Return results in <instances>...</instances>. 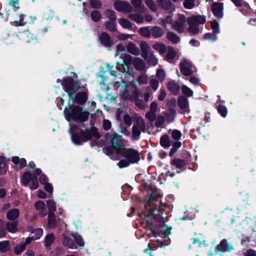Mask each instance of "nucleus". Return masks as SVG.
Here are the masks:
<instances>
[{"label": "nucleus", "instance_id": "f257e3e1", "mask_svg": "<svg viewBox=\"0 0 256 256\" xmlns=\"http://www.w3.org/2000/svg\"><path fill=\"white\" fill-rule=\"evenodd\" d=\"M71 136L72 142L76 145L80 146L88 140H91L92 137L99 139L101 135L98 132L97 128L92 126L90 129L86 128L82 130L76 124H72L69 130Z\"/></svg>", "mask_w": 256, "mask_h": 256}, {"label": "nucleus", "instance_id": "f03ea898", "mask_svg": "<svg viewBox=\"0 0 256 256\" xmlns=\"http://www.w3.org/2000/svg\"><path fill=\"white\" fill-rule=\"evenodd\" d=\"M146 217H149L151 216H153L154 218L156 220L159 222V223L157 224L152 226V222L151 220H146V224L147 226L150 227V230L152 232V235L149 234V238L152 236H154V238H157L162 235H168L170 234V232L171 228L168 227L165 224L164 222V218L158 215H156L154 214V211H150L148 212V214L146 215Z\"/></svg>", "mask_w": 256, "mask_h": 256}, {"label": "nucleus", "instance_id": "7ed1b4c3", "mask_svg": "<svg viewBox=\"0 0 256 256\" xmlns=\"http://www.w3.org/2000/svg\"><path fill=\"white\" fill-rule=\"evenodd\" d=\"M64 114L68 121L72 120L81 124L83 128H86L84 122L88 120L90 116V113L88 111L83 110L82 108L78 106H72L68 108H65ZM90 116L92 117V114H90Z\"/></svg>", "mask_w": 256, "mask_h": 256}, {"label": "nucleus", "instance_id": "20e7f679", "mask_svg": "<svg viewBox=\"0 0 256 256\" xmlns=\"http://www.w3.org/2000/svg\"><path fill=\"white\" fill-rule=\"evenodd\" d=\"M118 155L125 158L120 160L117 163V166L120 168L128 167L132 164H138L140 160V152L133 148H124Z\"/></svg>", "mask_w": 256, "mask_h": 256}, {"label": "nucleus", "instance_id": "39448f33", "mask_svg": "<svg viewBox=\"0 0 256 256\" xmlns=\"http://www.w3.org/2000/svg\"><path fill=\"white\" fill-rule=\"evenodd\" d=\"M64 90L68 94L69 100H73V96L80 88V80H74L71 76L64 77L62 80Z\"/></svg>", "mask_w": 256, "mask_h": 256}, {"label": "nucleus", "instance_id": "423d86ee", "mask_svg": "<svg viewBox=\"0 0 256 256\" xmlns=\"http://www.w3.org/2000/svg\"><path fill=\"white\" fill-rule=\"evenodd\" d=\"M177 105L179 108L178 113L183 114L189 113L190 109L188 98L182 95L180 96L177 98Z\"/></svg>", "mask_w": 256, "mask_h": 256}, {"label": "nucleus", "instance_id": "0eeeda50", "mask_svg": "<svg viewBox=\"0 0 256 256\" xmlns=\"http://www.w3.org/2000/svg\"><path fill=\"white\" fill-rule=\"evenodd\" d=\"M192 66V63L186 58H183L179 64L180 72L184 76H190L193 74Z\"/></svg>", "mask_w": 256, "mask_h": 256}, {"label": "nucleus", "instance_id": "6e6552de", "mask_svg": "<svg viewBox=\"0 0 256 256\" xmlns=\"http://www.w3.org/2000/svg\"><path fill=\"white\" fill-rule=\"evenodd\" d=\"M114 6L116 10L122 12L124 14L130 13L132 10V6L126 1L116 0L114 2Z\"/></svg>", "mask_w": 256, "mask_h": 256}, {"label": "nucleus", "instance_id": "1a4fd4ad", "mask_svg": "<svg viewBox=\"0 0 256 256\" xmlns=\"http://www.w3.org/2000/svg\"><path fill=\"white\" fill-rule=\"evenodd\" d=\"M110 144L116 148V154H118L125 146L123 145V139L122 136L114 132L110 138Z\"/></svg>", "mask_w": 256, "mask_h": 256}, {"label": "nucleus", "instance_id": "9d476101", "mask_svg": "<svg viewBox=\"0 0 256 256\" xmlns=\"http://www.w3.org/2000/svg\"><path fill=\"white\" fill-rule=\"evenodd\" d=\"M211 10L214 16L220 20L224 17V3L222 2H213L211 4Z\"/></svg>", "mask_w": 256, "mask_h": 256}, {"label": "nucleus", "instance_id": "9b49d317", "mask_svg": "<svg viewBox=\"0 0 256 256\" xmlns=\"http://www.w3.org/2000/svg\"><path fill=\"white\" fill-rule=\"evenodd\" d=\"M146 130V126L144 120L138 122L137 124H134L132 128V139L136 140L140 139L141 132H144Z\"/></svg>", "mask_w": 256, "mask_h": 256}, {"label": "nucleus", "instance_id": "f8f14e48", "mask_svg": "<svg viewBox=\"0 0 256 256\" xmlns=\"http://www.w3.org/2000/svg\"><path fill=\"white\" fill-rule=\"evenodd\" d=\"M234 250L233 246L229 244L226 239H222L216 247V252H230Z\"/></svg>", "mask_w": 256, "mask_h": 256}, {"label": "nucleus", "instance_id": "ddd939ff", "mask_svg": "<svg viewBox=\"0 0 256 256\" xmlns=\"http://www.w3.org/2000/svg\"><path fill=\"white\" fill-rule=\"evenodd\" d=\"M98 40L101 45L106 48H110L113 44V41L110 36L106 32H102L98 36Z\"/></svg>", "mask_w": 256, "mask_h": 256}, {"label": "nucleus", "instance_id": "4468645a", "mask_svg": "<svg viewBox=\"0 0 256 256\" xmlns=\"http://www.w3.org/2000/svg\"><path fill=\"white\" fill-rule=\"evenodd\" d=\"M188 24L196 25L203 24L206 22V16L202 15H194L188 17L187 20Z\"/></svg>", "mask_w": 256, "mask_h": 256}, {"label": "nucleus", "instance_id": "2eb2a0df", "mask_svg": "<svg viewBox=\"0 0 256 256\" xmlns=\"http://www.w3.org/2000/svg\"><path fill=\"white\" fill-rule=\"evenodd\" d=\"M19 36L20 38L26 43H29L36 39V36L29 30L20 32Z\"/></svg>", "mask_w": 256, "mask_h": 256}, {"label": "nucleus", "instance_id": "dca6fc26", "mask_svg": "<svg viewBox=\"0 0 256 256\" xmlns=\"http://www.w3.org/2000/svg\"><path fill=\"white\" fill-rule=\"evenodd\" d=\"M88 98V93L86 92H78L74 96L73 100H71L74 102L80 105L84 104Z\"/></svg>", "mask_w": 256, "mask_h": 256}, {"label": "nucleus", "instance_id": "f3484780", "mask_svg": "<svg viewBox=\"0 0 256 256\" xmlns=\"http://www.w3.org/2000/svg\"><path fill=\"white\" fill-rule=\"evenodd\" d=\"M151 37L154 38H158L162 37L164 30L158 26H154L150 28Z\"/></svg>", "mask_w": 256, "mask_h": 256}, {"label": "nucleus", "instance_id": "a211bd4d", "mask_svg": "<svg viewBox=\"0 0 256 256\" xmlns=\"http://www.w3.org/2000/svg\"><path fill=\"white\" fill-rule=\"evenodd\" d=\"M8 161L4 156H0V175H4L6 174L8 168L6 164Z\"/></svg>", "mask_w": 256, "mask_h": 256}, {"label": "nucleus", "instance_id": "6ab92c4d", "mask_svg": "<svg viewBox=\"0 0 256 256\" xmlns=\"http://www.w3.org/2000/svg\"><path fill=\"white\" fill-rule=\"evenodd\" d=\"M196 0H177V6L182 2L184 7L188 10H191L196 6Z\"/></svg>", "mask_w": 256, "mask_h": 256}, {"label": "nucleus", "instance_id": "aec40b11", "mask_svg": "<svg viewBox=\"0 0 256 256\" xmlns=\"http://www.w3.org/2000/svg\"><path fill=\"white\" fill-rule=\"evenodd\" d=\"M20 216V210L18 208H13L8 211L6 217L10 220H16Z\"/></svg>", "mask_w": 256, "mask_h": 256}, {"label": "nucleus", "instance_id": "412c9836", "mask_svg": "<svg viewBox=\"0 0 256 256\" xmlns=\"http://www.w3.org/2000/svg\"><path fill=\"white\" fill-rule=\"evenodd\" d=\"M140 47L142 50V56L144 59H146V58L148 55L150 53V48L148 43L146 42H141L140 44Z\"/></svg>", "mask_w": 256, "mask_h": 256}, {"label": "nucleus", "instance_id": "4be33fe9", "mask_svg": "<svg viewBox=\"0 0 256 256\" xmlns=\"http://www.w3.org/2000/svg\"><path fill=\"white\" fill-rule=\"evenodd\" d=\"M127 51L134 56H138L140 54L139 48L133 42H130L127 45Z\"/></svg>", "mask_w": 256, "mask_h": 256}, {"label": "nucleus", "instance_id": "5701e85b", "mask_svg": "<svg viewBox=\"0 0 256 256\" xmlns=\"http://www.w3.org/2000/svg\"><path fill=\"white\" fill-rule=\"evenodd\" d=\"M160 144L164 148H168L170 146L169 136L167 134L162 135L160 138Z\"/></svg>", "mask_w": 256, "mask_h": 256}, {"label": "nucleus", "instance_id": "b1692460", "mask_svg": "<svg viewBox=\"0 0 256 256\" xmlns=\"http://www.w3.org/2000/svg\"><path fill=\"white\" fill-rule=\"evenodd\" d=\"M34 176L29 172H24L22 176L21 182L22 184L24 186H27L32 180Z\"/></svg>", "mask_w": 256, "mask_h": 256}, {"label": "nucleus", "instance_id": "393cba45", "mask_svg": "<svg viewBox=\"0 0 256 256\" xmlns=\"http://www.w3.org/2000/svg\"><path fill=\"white\" fill-rule=\"evenodd\" d=\"M157 4L159 7L164 10H170L172 6L170 0H157Z\"/></svg>", "mask_w": 256, "mask_h": 256}, {"label": "nucleus", "instance_id": "a878e982", "mask_svg": "<svg viewBox=\"0 0 256 256\" xmlns=\"http://www.w3.org/2000/svg\"><path fill=\"white\" fill-rule=\"evenodd\" d=\"M139 34L145 38L151 37V32L150 26H144L140 28L138 30Z\"/></svg>", "mask_w": 256, "mask_h": 256}, {"label": "nucleus", "instance_id": "bb28decb", "mask_svg": "<svg viewBox=\"0 0 256 256\" xmlns=\"http://www.w3.org/2000/svg\"><path fill=\"white\" fill-rule=\"evenodd\" d=\"M18 223L16 222H7L6 224V230L10 233H14L18 230Z\"/></svg>", "mask_w": 256, "mask_h": 256}, {"label": "nucleus", "instance_id": "cd10ccee", "mask_svg": "<svg viewBox=\"0 0 256 256\" xmlns=\"http://www.w3.org/2000/svg\"><path fill=\"white\" fill-rule=\"evenodd\" d=\"M118 22L124 28L132 29V24L128 19L120 18L118 20Z\"/></svg>", "mask_w": 256, "mask_h": 256}, {"label": "nucleus", "instance_id": "c85d7f7f", "mask_svg": "<svg viewBox=\"0 0 256 256\" xmlns=\"http://www.w3.org/2000/svg\"><path fill=\"white\" fill-rule=\"evenodd\" d=\"M48 224L50 228H54L56 227V218L54 214L48 213Z\"/></svg>", "mask_w": 256, "mask_h": 256}, {"label": "nucleus", "instance_id": "c756f323", "mask_svg": "<svg viewBox=\"0 0 256 256\" xmlns=\"http://www.w3.org/2000/svg\"><path fill=\"white\" fill-rule=\"evenodd\" d=\"M152 48L158 51L160 54H164L166 52V48L162 43L156 42L153 44Z\"/></svg>", "mask_w": 256, "mask_h": 256}, {"label": "nucleus", "instance_id": "7c9ffc66", "mask_svg": "<svg viewBox=\"0 0 256 256\" xmlns=\"http://www.w3.org/2000/svg\"><path fill=\"white\" fill-rule=\"evenodd\" d=\"M142 0H132L131 3L136 8V11H139L142 13L144 12L145 7L142 5Z\"/></svg>", "mask_w": 256, "mask_h": 256}, {"label": "nucleus", "instance_id": "2f4dec72", "mask_svg": "<svg viewBox=\"0 0 256 256\" xmlns=\"http://www.w3.org/2000/svg\"><path fill=\"white\" fill-rule=\"evenodd\" d=\"M150 66H156L158 64V59L154 56L152 52H150L148 56L144 59Z\"/></svg>", "mask_w": 256, "mask_h": 256}, {"label": "nucleus", "instance_id": "473e14b6", "mask_svg": "<svg viewBox=\"0 0 256 256\" xmlns=\"http://www.w3.org/2000/svg\"><path fill=\"white\" fill-rule=\"evenodd\" d=\"M76 244L82 248L84 246V242L82 236L76 233L72 234Z\"/></svg>", "mask_w": 256, "mask_h": 256}, {"label": "nucleus", "instance_id": "72a5a7b5", "mask_svg": "<svg viewBox=\"0 0 256 256\" xmlns=\"http://www.w3.org/2000/svg\"><path fill=\"white\" fill-rule=\"evenodd\" d=\"M106 28L111 32H115L116 30V20H108L105 22Z\"/></svg>", "mask_w": 256, "mask_h": 256}, {"label": "nucleus", "instance_id": "f704fd0d", "mask_svg": "<svg viewBox=\"0 0 256 256\" xmlns=\"http://www.w3.org/2000/svg\"><path fill=\"white\" fill-rule=\"evenodd\" d=\"M10 249V244L8 240H4L0 242V252L5 253Z\"/></svg>", "mask_w": 256, "mask_h": 256}, {"label": "nucleus", "instance_id": "c9c22d12", "mask_svg": "<svg viewBox=\"0 0 256 256\" xmlns=\"http://www.w3.org/2000/svg\"><path fill=\"white\" fill-rule=\"evenodd\" d=\"M181 89L182 92L183 94L182 96H184L186 98L191 97L194 94L192 90L186 85L182 86Z\"/></svg>", "mask_w": 256, "mask_h": 256}, {"label": "nucleus", "instance_id": "e433bc0d", "mask_svg": "<svg viewBox=\"0 0 256 256\" xmlns=\"http://www.w3.org/2000/svg\"><path fill=\"white\" fill-rule=\"evenodd\" d=\"M54 239V235L51 233L46 235L45 237L44 242L46 248L50 246L53 243Z\"/></svg>", "mask_w": 256, "mask_h": 256}, {"label": "nucleus", "instance_id": "4c0bfd02", "mask_svg": "<svg viewBox=\"0 0 256 256\" xmlns=\"http://www.w3.org/2000/svg\"><path fill=\"white\" fill-rule=\"evenodd\" d=\"M128 17L132 20L134 21L137 24H140L144 22V18L142 16L137 14H129Z\"/></svg>", "mask_w": 256, "mask_h": 256}, {"label": "nucleus", "instance_id": "58836bf2", "mask_svg": "<svg viewBox=\"0 0 256 256\" xmlns=\"http://www.w3.org/2000/svg\"><path fill=\"white\" fill-rule=\"evenodd\" d=\"M216 110L218 113L222 118H226L228 114V109L226 107L222 104H218L216 106Z\"/></svg>", "mask_w": 256, "mask_h": 256}, {"label": "nucleus", "instance_id": "ea45409f", "mask_svg": "<svg viewBox=\"0 0 256 256\" xmlns=\"http://www.w3.org/2000/svg\"><path fill=\"white\" fill-rule=\"evenodd\" d=\"M90 16L92 20L94 22H98L102 18L100 12L96 10L92 11Z\"/></svg>", "mask_w": 256, "mask_h": 256}, {"label": "nucleus", "instance_id": "a19ab883", "mask_svg": "<svg viewBox=\"0 0 256 256\" xmlns=\"http://www.w3.org/2000/svg\"><path fill=\"white\" fill-rule=\"evenodd\" d=\"M103 152L107 156H110L116 153V148L112 145L105 146L102 149Z\"/></svg>", "mask_w": 256, "mask_h": 256}, {"label": "nucleus", "instance_id": "79ce46f5", "mask_svg": "<svg viewBox=\"0 0 256 256\" xmlns=\"http://www.w3.org/2000/svg\"><path fill=\"white\" fill-rule=\"evenodd\" d=\"M176 110L174 108H170L168 110V111L166 112L165 114V116L166 120L168 122H172L174 120L175 116Z\"/></svg>", "mask_w": 256, "mask_h": 256}, {"label": "nucleus", "instance_id": "37998d69", "mask_svg": "<svg viewBox=\"0 0 256 256\" xmlns=\"http://www.w3.org/2000/svg\"><path fill=\"white\" fill-rule=\"evenodd\" d=\"M48 213L54 214L56 210V202L52 200H48L46 201Z\"/></svg>", "mask_w": 256, "mask_h": 256}, {"label": "nucleus", "instance_id": "c03bdc74", "mask_svg": "<svg viewBox=\"0 0 256 256\" xmlns=\"http://www.w3.org/2000/svg\"><path fill=\"white\" fill-rule=\"evenodd\" d=\"M241 7H242V8H240L239 10L244 15H246L250 12V4L244 1L242 3V5Z\"/></svg>", "mask_w": 256, "mask_h": 256}, {"label": "nucleus", "instance_id": "a18cd8bd", "mask_svg": "<svg viewBox=\"0 0 256 256\" xmlns=\"http://www.w3.org/2000/svg\"><path fill=\"white\" fill-rule=\"evenodd\" d=\"M210 27L212 30V32L214 34H217L220 33L219 24L216 20H214L210 22Z\"/></svg>", "mask_w": 256, "mask_h": 256}, {"label": "nucleus", "instance_id": "49530a36", "mask_svg": "<svg viewBox=\"0 0 256 256\" xmlns=\"http://www.w3.org/2000/svg\"><path fill=\"white\" fill-rule=\"evenodd\" d=\"M104 14L110 18V20H116V18L114 10L111 9H106L104 12Z\"/></svg>", "mask_w": 256, "mask_h": 256}, {"label": "nucleus", "instance_id": "de8ad7c7", "mask_svg": "<svg viewBox=\"0 0 256 256\" xmlns=\"http://www.w3.org/2000/svg\"><path fill=\"white\" fill-rule=\"evenodd\" d=\"M188 164V162L186 160L177 158V168L185 170L186 166Z\"/></svg>", "mask_w": 256, "mask_h": 256}, {"label": "nucleus", "instance_id": "09e8293b", "mask_svg": "<svg viewBox=\"0 0 256 256\" xmlns=\"http://www.w3.org/2000/svg\"><path fill=\"white\" fill-rule=\"evenodd\" d=\"M161 196H156V194L154 192H152L147 201V204L149 206H151L153 204L154 201H157L158 198H160Z\"/></svg>", "mask_w": 256, "mask_h": 256}, {"label": "nucleus", "instance_id": "8fccbe9b", "mask_svg": "<svg viewBox=\"0 0 256 256\" xmlns=\"http://www.w3.org/2000/svg\"><path fill=\"white\" fill-rule=\"evenodd\" d=\"M90 7L94 9H100L102 7V3L100 0H90Z\"/></svg>", "mask_w": 256, "mask_h": 256}, {"label": "nucleus", "instance_id": "3c124183", "mask_svg": "<svg viewBox=\"0 0 256 256\" xmlns=\"http://www.w3.org/2000/svg\"><path fill=\"white\" fill-rule=\"evenodd\" d=\"M10 16L8 12L6 10H0V20L2 22H6L8 20Z\"/></svg>", "mask_w": 256, "mask_h": 256}, {"label": "nucleus", "instance_id": "603ef678", "mask_svg": "<svg viewBox=\"0 0 256 256\" xmlns=\"http://www.w3.org/2000/svg\"><path fill=\"white\" fill-rule=\"evenodd\" d=\"M8 4L12 7V10L16 12L20 8L19 0H10Z\"/></svg>", "mask_w": 256, "mask_h": 256}, {"label": "nucleus", "instance_id": "864d4df0", "mask_svg": "<svg viewBox=\"0 0 256 256\" xmlns=\"http://www.w3.org/2000/svg\"><path fill=\"white\" fill-rule=\"evenodd\" d=\"M146 5L152 12L157 10V6L154 4L153 0H144Z\"/></svg>", "mask_w": 256, "mask_h": 256}, {"label": "nucleus", "instance_id": "5fc2aeb1", "mask_svg": "<svg viewBox=\"0 0 256 256\" xmlns=\"http://www.w3.org/2000/svg\"><path fill=\"white\" fill-rule=\"evenodd\" d=\"M176 56V53L174 51V48L170 46L168 48V50L166 54V58L168 60H172Z\"/></svg>", "mask_w": 256, "mask_h": 256}, {"label": "nucleus", "instance_id": "6e6d98bb", "mask_svg": "<svg viewBox=\"0 0 256 256\" xmlns=\"http://www.w3.org/2000/svg\"><path fill=\"white\" fill-rule=\"evenodd\" d=\"M26 246L23 244L16 245L14 249V252L16 255L21 254L25 250Z\"/></svg>", "mask_w": 256, "mask_h": 256}, {"label": "nucleus", "instance_id": "4d7b16f0", "mask_svg": "<svg viewBox=\"0 0 256 256\" xmlns=\"http://www.w3.org/2000/svg\"><path fill=\"white\" fill-rule=\"evenodd\" d=\"M32 233L34 234V236H32L34 237V238L36 240H38L42 236L43 230L42 228H38L32 230Z\"/></svg>", "mask_w": 256, "mask_h": 256}, {"label": "nucleus", "instance_id": "13d9d810", "mask_svg": "<svg viewBox=\"0 0 256 256\" xmlns=\"http://www.w3.org/2000/svg\"><path fill=\"white\" fill-rule=\"evenodd\" d=\"M168 89L174 95H176V83L174 82H170L168 84Z\"/></svg>", "mask_w": 256, "mask_h": 256}, {"label": "nucleus", "instance_id": "bf43d9fd", "mask_svg": "<svg viewBox=\"0 0 256 256\" xmlns=\"http://www.w3.org/2000/svg\"><path fill=\"white\" fill-rule=\"evenodd\" d=\"M188 32L192 35H196L199 32L198 26L196 25L188 24Z\"/></svg>", "mask_w": 256, "mask_h": 256}, {"label": "nucleus", "instance_id": "052dcab7", "mask_svg": "<svg viewBox=\"0 0 256 256\" xmlns=\"http://www.w3.org/2000/svg\"><path fill=\"white\" fill-rule=\"evenodd\" d=\"M139 96V90L138 89L134 90L133 92H132L131 94H130V102H134V100H136L138 99Z\"/></svg>", "mask_w": 256, "mask_h": 256}, {"label": "nucleus", "instance_id": "680f3d73", "mask_svg": "<svg viewBox=\"0 0 256 256\" xmlns=\"http://www.w3.org/2000/svg\"><path fill=\"white\" fill-rule=\"evenodd\" d=\"M30 181H32V184L30 186V189L31 190H36L38 188V183L37 177L36 176H34Z\"/></svg>", "mask_w": 256, "mask_h": 256}, {"label": "nucleus", "instance_id": "e2e57ef3", "mask_svg": "<svg viewBox=\"0 0 256 256\" xmlns=\"http://www.w3.org/2000/svg\"><path fill=\"white\" fill-rule=\"evenodd\" d=\"M156 76L160 81H162L166 76L164 70L163 69H158L156 71Z\"/></svg>", "mask_w": 256, "mask_h": 256}, {"label": "nucleus", "instance_id": "0e129e2a", "mask_svg": "<svg viewBox=\"0 0 256 256\" xmlns=\"http://www.w3.org/2000/svg\"><path fill=\"white\" fill-rule=\"evenodd\" d=\"M34 207L38 210H43L45 208V204L42 200H38L34 203Z\"/></svg>", "mask_w": 256, "mask_h": 256}, {"label": "nucleus", "instance_id": "69168bd1", "mask_svg": "<svg viewBox=\"0 0 256 256\" xmlns=\"http://www.w3.org/2000/svg\"><path fill=\"white\" fill-rule=\"evenodd\" d=\"M132 57L129 54H125L123 57V62L126 66H129L132 63Z\"/></svg>", "mask_w": 256, "mask_h": 256}, {"label": "nucleus", "instance_id": "338daca9", "mask_svg": "<svg viewBox=\"0 0 256 256\" xmlns=\"http://www.w3.org/2000/svg\"><path fill=\"white\" fill-rule=\"evenodd\" d=\"M146 118L150 122H154L156 118V112L149 111L146 112Z\"/></svg>", "mask_w": 256, "mask_h": 256}, {"label": "nucleus", "instance_id": "774afa93", "mask_svg": "<svg viewBox=\"0 0 256 256\" xmlns=\"http://www.w3.org/2000/svg\"><path fill=\"white\" fill-rule=\"evenodd\" d=\"M167 38L172 42L176 43V34L172 32H168L166 35Z\"/></svg>", "mask_w": 256, "mask_h": 256}]
</instances>
